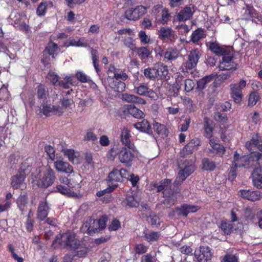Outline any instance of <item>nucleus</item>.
Listing matches in <instances>:
<instances>
[{
    "mask_svg": "<svg viewBox=\"0 0 262 262\" xmlns=\"http://www.w3.org/2000/svg\"><path fill=\"white\" fill-rule=\"evenodd\" d=\"M148 249V247L145 246L143 244H136L134 250L136 253L138 254H142L145 253Z\"/></svg>",
    "mask_w": 262,
    "mask_h": 262,
    "instance_id": "51",
    "label": "nucleus"
},
{
    "mask_svg": "<svg viewBox=\"0 0 262 262\" xmlns=\"http://www.w3.org/2000/svg\"><path fill=\"white\" fill-rule=\"evenodd\" d=\"M108 77L107 81L110 87L114 91L121 93L123 92L126 87L125 83L119 80H126L128 78V75L122 71H120L113 66H110L107 71Z\"/></svg>",
    "mask_w": 262,
    "mask_h": 262,
    "instance_id": "1",
    "label": "nucleus"
},
{
    "mask_svg": "<svg viewBox=\"0 0 262 262\" xmlns=\"http://www.w3.org/2000/svg\"><path fill=\"white\" fill-rule=\"evenodd\" d=\"M152 13L155 15V23L156 24L159 23L163 25L166 24L170 16L168 10L163 9L161 5L155 6L152 9Z\"/></svg>",
    "mask_w": 262,
    "mask_h": 262,
    "instance_id": "6",
    "label": "nucleus"
},
{
    "mask_svg": "<svg viewBox=\"0 0 262 262\" xmlns=\"http://www.w3.org/2000/svg\"><path fill=\"white\" fill-rule=\"evenodd\" d=\"M26 170L22 166L19 172L12 178L11 185L13 188L23 189L25 188L24 180L26 174Z\"/></svg>",
    "mask_w": 262,
    "mask_h": 262,
    "instance_id": "10",
    "label": "nucleus"
},
{
    "mask_svg": "<svg viewBox=\"0 0 262 262\" xmlns=\"http://www.w3.org/2000/svg\"><path fill=\"white\" fill-rule=\"evenodd\" d=\"M216 76V74H212L202 78L197 82V89L200 90H203L209 83L219 78Z\"/></svg>",
    "mask_w": 262,
    "mask_h": 262,
    "instance_id": "27",
    "label": "nucleus"
},
{
    "mask_svg": "<svg viewBox=\"0 0 262 262\" xmlns=\"http://www.w3.org/2000/svg\"><path fill=\"white\" fill-rule=\"evenodd\" d=\"M246 81L243 79L241 80L238 83L230 84L231 96L235 103H241L243 98L242 90L246 87Z\"/></svg>",
    "mask_w": 262,
    "mask_h": 262,
    "instance_id": "7",
    "label": "nucleus"
},
{
    "mask_svg": "<svg viewBox=\"0 0 262 262\" xmlns=\"http://www.w3.org/2000/svg\"><path fill=\"white\" fill-rule=\"evenodd\" d=\"M45 151L49 155V158L54 161L56 159V156L54 155L55 150L53 147L50 145H46L45 147Z\"/></svg>",
    "mask_w": 262,
    "mask_h": 262,
    "instance_id": "56",
    "label": "nucleus"
},
{
    "mask_svg": "<svg viewBox=\"0 0 262 262\" xmlns=\"http://www.w3.org/2000/svg\"><path fill=\"white\" fill-rule=\"evenodd\" d=\"M63 152L64 155L67 157L70 161L73 163L75 162V159L77 158V154L75 152L74 150L71 149H66L63 150Z\"/></svg>",
    "mask_w": 262,
    "mask_h": 262,
    "instance_id": "45",
    "label": "nucleus"
},
{
    "mask_svg": "<svg viewBox=\"0 0 262 262\" xmlns=\"http://www.w3.org/2000/svg\"><path fill=\"white\" fill-rule=\"evenodd\" d=\"M54 161V166L57 171L67 174H70L73 172L72 166L68 163L63 161L60 157L56 156V159Z\"/></svg>",
    "mask_w": 262,
    "mask_h": 262,
    "instance_id": "14",
    "label": "nucleus"
},
{
    "mask_svg": "<svg viewBox=\"0 0 262 262\" xmlns=\"http://www.w3.org/2000/svg\"><path fill=\"white\" fill-rule=\"evenodd\" d=\"M157 34L159 38L162 40L172 41L176 38L173 30L169 27H162L158 30Z\"/></svg>",
    "mask_w": 262,
    "mask_h": 262,
    "instance_id": "21",
    "label": "nucleus"
},
{
    "mask_svg": "<svg viewBox=\"0 0 262 262\" xmlns=\"http://www.w3.org/2000/svg\"><path fill=\"white\" fill-rule=\"evenodd\" d=\"M258 98L259 96L256 93L254 92L251 93L249 98V105H255L256 103Z\"/></svg>",
    "mask_w": 262,
    "mask_h": 262,
    "instance_id": "61",
    "label": "nucleus"
},
{
    "mask_svg": "<svg viewBox=\"0 0 262 262\" xmlns=\"http://www.w3.org/2000/svg\"><path fill=\"white\" fill-rule=\"evenodd\" d=\"M123 111L124 113L129 114L138 119L143 118L144 116V114L141 110L132 104L125 105L123 107Z\"/></svg>",
    "mask_w": 262,
    "mask_h": 262,
    "instance_id": "22",
    "label": "nucleus"
},
{
    "mask_svg": "<svg viewBox=\"0 0 262 262\" xmlns=\"http://www.w3.org/2000/svg\"><path fill=\"white\" fill-rule=\"evenodd\" d=\"M171 180L165 179L162 181L160 183L155 184L154 185V187L157 188V191H163V196L166 198L165 200L163 201V203L167 207H170L174 203L173 199V194L171 193Z\"/></svg>",
    "mask_w": 262,
    "mask_h": 262,
    "instance_id": "4",
    "label": "nucleus"
},
{
    "mask_svg": "<svg viewBox=\"0 0 262 262\" xmlns=\"http://www.w3.org/2000/svg\"><path fill=\"white\" fill-rule=\"evenodd\" d=\"M260 145L258 144V141L256 138H252L250 141L247 142L246 144V147L248 150L254 149L257 148Z\"/></svg>",
    "mask_w": 262,
    "mask_h": 262,
    "instance_id": "48",
    "label": "nucleus"
},
{
    "mask_svg": "<svg viewBox=\"0 0 262 262\" xmlns=\"http://www.w3.org/2000/svg\"><path fill=\"white\" fill-rule=\"evenodd\" d=\"M209 143L211 147V149H209L210 151H212V150H213L221 157H222L225 154V147L217 142L215 139H210L209 141Z\"/></svg>",
    "mask_w": 262,
    "mask_h": 262,
    "instance_id": "29",
    "label": "nucleus"
},
{
    "mask_svg": "<svg viewBox=\"0 0 262 262\" xmlns=\"http://www.w3.org/2000/svg\"><path fill=\"white\" fill-rule=\"evenodd\" d=\"M205 37V34L204 30L202 29L198 28L192 32L191 35V40L193 43H197Z\"/></svg>",
    "mask_w": 262,
    "mask_h": 262,
    "instance_id": "37",
    "label": "nucleus"
},
{
    "mask_svg": "<svg viewBox=\"0 0 262 262\" xmlns=\"http://www.w3.org/2000/svg\"><path fill=\"white\" fill-rule=\"evenodd\" d=\"M255 217V213L250 208H246L243 214V220L244 221H252Z\"/></svg>",
    "mask_w": 262,
    "mask_h": 262,
    "instance_id": "43",
    "label": "nucleus"
},
{
    "mask_svg": "<svg viewBox=\"0 0 262 262\" xmlns=\"http://www.w3.org/2000/svg\"><path fill=\"white\" fill-rule=\"evenodd\" d=\"M147 8L143 6H138L134 9L131 8L126 11L125 17L129 20H136L144 15Z\"/></svg>",
    "mask_w": 262,
    "mask_h": 262,
    "instance_id": "9",
    "label": "nucleus"
},
{
    "mask_svg": "<svg viewBox=\"0 0 262 262\" xmlns=\"http://www.w3.org/2000/svg\"><path fill=\"white\" fill-rule=\"evenodd\" d=\"M40 112L46 117L50 116L53 115L60 116L63 114V110L62 107L59 105L55 106L44 104L42 106Z\"/></svg>",
    "mask_w": 262,
    "mask_h": 262,
    "instance_id": "17",
    "label": "nucleus"
},
{
    "mask_svg": "<svg viewBox=\"0 0 262 262\" xmlns=\"http://www.w3.org/2000/svg\"><path fill=\"white\" fill-rule=\"evenodd\" d=\"M117 33L121 36L122 38H126L127 36H134V34L132 29L124 28L118 31Z\"/></svg>",
    "mask_w": 262,
    "mask_h": 262,
    "instance_id": "49",
    "label": "nucleus"
},
{
    "mask_svg": "<svg viewBox=\"0 0 262 262\" xmlns=\"http://www.w3.org/2000/svg\"><path fill=\"white\" fill-rule=\"evenodd\" d=\"M64 81H61L59 82V85L65 89H68L70 85H76V81L74 80L73 77L70 76H66Z\"/></svg>",
    "mask_w": 262,
    "mask_h": 262,
    "instance_id": "39",
    "label": "nucleus"
},
{
    "mask_svg": "<svg viewBox=\"0 0 262 262\" xmlns=\"http://www.w3.org/2000/svg\"><path fill=\"white\" fill-rule=\"evenodd\" d=\"M120 227V222L116 219H114L112 221L111 225L109 226L108 229L110 231H116Z\"/></svg>",
    "mask_w": 262,
    "mask_h": 262,
    "instance_id": "63",
    "label": "nucleus"
},
{
    "mask_svg": "<svg viewBox=\"0 0 262 262\" xmlns=\"http://www.w3.org/2000/svg\"><path fill=\"white\" fill-rule=\"evenodd\" d=\"M138 36L142 44L146 45L150 42V37L146 35L145 31H141L139 32Z\"/></svg>",
    "mask_w": 262,
    "mask_h": 262,
    "instance_id": "53",
    "label": "nucleus"
},
{
    "mask_svg": "<svg viewBox=\"0 0 262 262\" xmlns=\"http://www.w3.org/2000/svg\"><path fill=\"white\" fill-rule=\"evenodd\" d=\"M212 122L208 118H204V136L209 140L210 139H214L213 137V127Z\"/></svg>",
    "mask_w": 262,
    "mask_h": 262,
    "instance_id": "28",
    "label": "nucleus"
},
{
    "mask_svg": "<svg viewBox=\"0 0 262 262\" xmlns=\"http://www.w3.org/2000/svg\"><path fill=\"white\" fill-rule=\"evenodd\" d=\"M129 177V172L125 169H114L108 177V185L110 187L115 188L118 186V182H121Z\"/></svg>",
    "mask_w": 262,
    "mask_h": 262,
    "instance_id": "5",
    "label": "nucleus"
},
{
    "mask_svg": "<svg viewBox=\"0 0 262 262\" xmlns=\"http://www.w3.org/2000/svg\"><path fill=\"white\" fill-rule=\"evenodd\" d=\"M49 207L46 201H41L39 203L37 212V217L38 220L42 221L48 216Z\"/></svg>",
    "mask_w": 262,
    "mask_h": 262,
    "instance_id": "26",
    "label": "nucleus"
},
{
    "mask_svg": "<svg viewBox=\"0 0 262 262\" xmlns=\"http://www.w3.org/2000/svg\"><path fill=\"white\" fill-rule=\"evenodd\" d=\"M126 203L130 207H137L139 205V198L133 192L128 193L126 195Z\"/></svg>",
    "mask_w": 262,
    "mask_h": 262,
    "instance_id": "34",
    "label": "nucleus"
},
{
    "mask_svg": "<svg viewBox=\"0 0 262 262\" xmlns=\"http://www.w3.org/2000/svg\"><path fill=\"white\" fill-rule=\"evenodd\" d=\"M27 198L25 195H20L17 199V204L19 209L23 212L26 210Z\"/></svg>",
    "mask_w": 262,
    "mask_h": 262,
    "instance_id": "44",
    "label": "nucleus"
},
{
    "mask_svg": "<svg viewBox=\"0 0 262 262\" xmlns=\"http://www.w3.org/2000/svg\"><path fill=\"white\" fill-rule=\"evenodd\" d=\"M249 200L251 201H256L262 198V193L258 190L251 191Z\"/></svg>",
    "mask_w": 262,
    "mask_h": 262,
    "instance_id": "52",
    "label": "nucleus"
},
{
    "mask_svg": "<svg viewBox=\"0 0 262 262\" xmlns=\"http://www.w3.org/2000/svg\"><path fill=\"white\" fill-rule=\"evenodd\" d=\"M46 8V3H41L37 9L36 13L37 15L40 16L43 15L45 13Z\"/></svg>",
    "mask_w": 262,
    "mask_h": 262,
    "instance_id": "62",
    "label": "nucleus"
},
{
    "mask_svg": "<svg viewBox=\"0 0 262 262\" xmlns=\"http://www.w3.org/2000/svg\"><path fill=\"white\" fill-rule=\"evenodd\" d=\"M199 207L196 205L185 204L179 209L180 213L186 216L190 213H194L199 209Z\"/></svg>",
    "mask_w": 262,
    "mask_h": 262,
    "instance_id": "31",
    "label": "nucleus"
},
{
    "mask_svg": "<svg viewBox=\"0 0 262 262\" xmlns=\"http://www.w3.org/2000/svg\"><path fill=\"white\" fill-rule=\"evenodd\" d=\"M93 223V219L92 217L88 218L83 223L82 226L81 228V230L83 233H86L89 229H90V226L91 224Z\"/></svg>",
    "mask_w": 262,
    "mask_h": 262,
    "instance_id": "59",
    "label": "nucleus"
},
{
    "mask_svg": "<svg viewBox=\"0 0 262 262\" xmlns=\"http://www.w3.org/2000/svg\"><path fill=\"white\" fill-rule=\"evenodd\" d=\"M131 135L130 131L126 128H124L121 133V141L122 143L129 149H134L135 146L130 141Z\"/></svg>",
    "mask_w": 262,
    "mask_h": 262,
    "instance_id": "24",
    "label": "nucleus"
},
{
    "mask_svg": "<svg viewBox=\"0 0 262 262\" xmlns=\"http://www.w3.org/2000/svg\"><path fill=\"white\" fill-rule=\"evenodd\" d=\"M155 68L156 78L158 79H166L168 73L167 66L162 63H158L155 64Z\"/></svg>",
    "mask_w": 262,
    "mask_h": 262,
    "instance_id": "25",
    "label": "nucleus"
},
{
    "mask_svg": "<svg viewBox=\"0 0 262 262\" xmlns=\"http://www.w3.org/2000/svg\"><path fill=\"white\" fill-rule=\"evenodd\" d=\"M200 144L201 141L198 138L192 139L181 151V156L185 157L187 155L191 154L193 150L198 149Z\"/></svg>",
    "mask_w": 262,
    "mask_h": 262,
    "instance_id": "18",
    "label": "nucleus"
},
{
    "mask_svg": "<svg viewBox=\"0 0 262 262\" xmlns=\"http://www.w3.org/2000/svg\"><path fill=\"white\" fill-rule=\"evenodd\" d=\"M178 52L173 48H168L165 53V58L169 60H174L178 57Z\"/></svg>",
    "mask_w": 262,
    "mask_h": 262,
    "instance_id": "41",
    "label": "nucleus"
},
{
    "mask_svg": "<svg viewBox=\"0 0 262 262\" xmlns=\"http://www.w3.org/2000/svg\"><path fill=\"white\" fill-rule=\"evenodd\" d=\"M57 191L62 194L69 197H78L79 194L72 191L70 189L66 186L61 185H57L56 187Z\"/></svg>",
    "mask_w": 262,
    "mask_h": 262,
    "instance_id": "35",
    "label": "nucleus"
},
{
    "mask_svg": "<svg viewBox=\"0 0 262 262\" xmlns=\"http://www.w3.org/2000/svg\"><path fill=\"white\" fill-rule=\"evenodd\" d=\"M45 52H47L53 58H55V55L60 52V49L57 43L51 41L49 42Z\"/></svg>",
    "mask_w": 262,
    "mask_h": 262,
    "instance_id": "32",
    "label": "nucleus"
},
{
    "mask_svg": "<svg viewBox=\"0 0 262 262\" xmlns=\"http://www.w3.org/2000/svg\"><path fill=\"white\" fill-rule=\"evenodd\" d=\"M89 251V249L88 247H83L81 249L76 251L75 255L79 258L85 257L86 256Z\"/></svg>",
    "mask_w": 262,
    "mask_h": 262,
    "instance_id": "57",
    "label": "nucleus"
},
{
    "mask_svg": "<svg viewBox=\"0 0 262 262\" xmlns=\"http://www.w3.org/2000/svg\"><path fill=\"white\" fill-rule=\"evenodd\" d=\"M120 149L118 147H113L110 149L107 152V157L111 160H114L117 155L119 156Z\"/></svg>",
    "mask_w": 262,
    "mask_h": 262,
    "instance_id": "54",
    "label": "nucleus"
},
{
    "mask_svg": "<svg viewBox=\"0 0 262 262\" xmlns=\"http://www.w3.org/2000/svg\"><path fill=\"white\" fill-rule=\"evenodd\" d=\"M261 167L257 165L252 173V178L253 185L257 188H262V171Z\"/></svg>",
    "mask_w": 262,
    "mask_h": 262,
    "instance_id": "23",
    "label": "nucleus"
},
{
    "mask_svg": "<svg viewBox=\"0 0 262 262\" xmlns=\"http://www.w3.org/2000/svg\"><path fill=\"white\" fill-rule=\"evenodd\" d=\"M194 170L195 166L192 163L188 166H185L184 169L179 171L178 176L174 181V184L176 185H179L184 181L187 177L192 173Z\"/></svg>",
    "mask_w": 262,
    "mask_h": 262,
    "instance_id": "15",
    "label": "nucleus"
},
{
    "mask_svg": "<svg viewBox=\"0 0 262 262\" xmlns=\"http://www.w3.org/2000/svg\"><path fill=\"white\" fill-rule=\"evenodd\" d=\"M194 256L199 262H207L212 256L211 250L207 246H201L194 253Z\"/></svg>",
    "mask_w": 262,
    "mask_h": 262,
    "instance_id": "11",
    "label": "nucleus"
},
{
    "mask_svg": "<svg viewBox=\"0 0 262 262\" xmlns=\"http://www.w3.org/2000/svg\"><path fill=\"white\" fill-rule=\"evenodd\" d=\"M209 49L214 54L221 56L228 53L229 51L226 48L221 47L217 43L213 42L210 43Z\"/></svg>",
    "mask_w": 262,
    "mask_h": 262,
    "instance_id": "30",
    "label": "nucleus"
},
{
    "mask_svg": "<svg viewBox=\"0 0 262 262\" xmlns=\"http://www.w3.org/2000/svg\"><path fill=\"white\" fill-rule=\"evenodd\" d=\"M88 40L84 37L79 38H72L65 41L61 47H69L70 46L76 47L86 48L88 47Z\"/></svg>",
    "mask_w": 262,
    "mask_h": 262,
    "instance_id": "19",
    "label": "nucleus"
},
{
    "mask_svg": "<svg viewBox=\"0 0 262 262\" xmlns=\"http://www.w3.org/2000/svg\"><path fill=\"white\" fill-rule=\"evenodd\" d=\"M184 83V89L186 92H190L195 86L194 82L190 79H186Z\"/></svg>",
    "mask_w": 262,
    "mask_h": 262,
    "instance_id": "58",
    "label": "nucleus"
},
{
    "mask_svg": "<svg viewBox=\"0 0 262 262\" xmlns=\"http://www.w3.org/2000/svg\"><path fill=\"white\" fill-rule=\"evenodd\" d=\"M220 228L225 234H228L231 232L232 227L231 224L226 222L222 221L220 225Z\"/></svg>",
    "mask_w": 262,
    "mask_h": 262,
    "instance_id": "55",
    "label": "nucleus"
},
{
    "mask_svg": "<svg viewBox=\"0 0 262 262\" xmlns=\"http://www.w3.org/2000/svg\"><path fill=\"white\" fill-rule=\"evenodd\" d=\"M84 138L89 141H94L97 139L96 135L92 130H88L85 135Z\"/></svg>",
    "mask_w": 262,
    "mask_h": 262,
    "instance_id": "64",
    "label": "nucleus"
},
{
    "mask_svg": "<svg viewBox=\"0 0 262 262\" xmlns=\"http://www.w3.org/2000/svg\"><path fill=\"white\" fill-rule=\"evenodd\" d=\"M144 238L148 242L152 243L161 239V235L158 232L144 233Z\"/></svg>",
    "mask_w": 262,
    "mask_h": 262,
    "instance_id": "38",
    "label": "nucleus"
},
{
    "mask_svg": "<svg viewBox=\"0 0 262 262\" xmlns=\"http://www.w3.org/2000/svg\"><path fill=\"white\" fill-rule=\"evenodd\" d=\"M233 163L236 167L254 168L257 165L259 167H262V154L259 152H252L249 156L241 157L239 154L235 152Z\"/></svg>",
    "mask_w": 262,
    "mask_h": 262,
    "instance_id": "2",
    "label": "nucleus"
},
{
    "mask_svg": "<svg viewBox=\"0 0 262 262\" xmlns=\"http://www.w3.org/2000/svg\"><path fill=\"white\" fill-rule=\"evenodd\" d=\"M200 56V52L198 50H192L188 55V60L184 64L185 69L182 68V71L184 72L185 70L194 68L196 66Z\"/></svg>",
    "mask_w": 262,
    "mask_h": 262,
    "instance_id": "13",
    "label": "nucleus"
},
{
    "mask_svg": "<svg viewBox=\"0 0 262 262\" xmlns=\"http://www.w3.org/2000/svg\"><path fill=\"white\" fill-rule=\"evenodd\" d=\"M55 179L54 170L49 168L43 172L41 178L37 180V184L40 187L47 188L54 183Z\"/></svg>",
    "mask_w": 262,
    "mask_h": 262,
    "instance_id": "8",
    "label": "nucleus"
},
{
    "mask_svg": "<svg viewBox=\"0 0 262 262\" xmlns=\"http://www.w3.org/2000/svg\"><path fill=\"white\" fill-rule=\"evenodd\" d=\"M193 14V11L190 7H185L178 14L180 21H185L190 19Z\"/></svg>",
    "mask_w": 262,
    "mask_h": 262,
    "instance_id": "33",
    "label": "nucleus"
},
{
    "mask_svg": "<svg viewBox=\"0 0 262 262\" xmlns=\"http://www.w3.org/2000/svg\"><path fill=\"white\" fill-rule=\"evenodd\" d=\"M136 93L141 96H145L156 100L158 98V96L153 90L149 89L145 84H141L139 86L135 88Z\"/></svg>",
    "mask_w": 262,
    "mask_h": 262,
    "instance_id": "16",
    "label": "nucleus"
},
{
    "mask_svg": "<svg viewBox=\"0 0 262 262\" xmlns=\"http://www.w3.org/2000/svg\"><path fill=\"white\" fill-rule=\"evenodd\" d=\"M144 75L146 78H147L150 80L155 79L156 77V75H155V66L154 67V68L152 69H151V68L145 69L144 71Z\"/></svg>",
    "mask_w": 262,
    "mask_h": 262,
    "instance_id": "50",
    "label": "nucleus"
},
{
    "mask_svg": "<svg viewBox=\"0 0 262 262\" xmlns=\"http://www.w3.org/2000/svg\"><path fill=\"white\" fill-rule=\"evenodd\" d=\"M222 262H238V258L235 255L226 254L224 257Z\"/></svg>",
    "mask_w": 262,
    "mask_h": 262,
    "instance_id": "60",
    "label": "nucleus"
},
{
    "mask_svg": "<svg viewBox=\"0 0 262 262\" xmlns=\"http://www.w3.org/2000/svg\"><path fill=\"white\" fill-rule=\"evenodd\" d=\"M136 52L138 56L142 60L147 58L150 54L149 50L144 47L138 48Z\"/></svg>",
    "mask_w": 262,
    "mask_h": 262,
    "instance_id": "40",
    "label": "nucleus"
},
{
    "mask_svg": "<svg viewBox=\"0 0 262 262\" xmlns=\"http://www.w3.org/2000/svg\"><path fill=\"white\" fill-rule=\"evenodd\" d=\"M154 128L158 134L166 135L167 133L165 126L158 122L154 124Z\"/></svg>",
    "mask_w": 262,
    "mask_h": 262,
    "instance_id": "46",
    "label": "nucleus"
},
{
    "mask_svg": "<svg viewBox=\"0 0 262 262\" xmlns=\"http://www.w3.org/2000/svg\"><path fill=\"white\" fill-rule=\"evenodd\" d=\"M80 245V241L76 234L73 232H68L58 235L53 242L52 246L57 248L61 246L75 250L78 249Z\"/></svg>",
    "mask_w": 262,
    "mask_h": 262,
    "instance_id": "3",
    "label": "nucleus"
},
{
    "mask_svg": "<svg viewBox=\"0 0 262 262\" xmlns=\"http://www.w3.org/2000/svg\"><path fill=\"white\" fill-rule=\"evenodd\" d=\"M222 60L220 62L219 68L221 70H230L235 69L236 64L233 60V57L228 51V53L222 55Z\"/></svg>",
    "mask_w": 262,
    "mask_h": 262,
    "instance_id": "12",
    "label": "nucleus"
},
{
    "mask_svg": "<svg viewBox=\"0 0 262 262\" xmlns=\"http://www.w3.org/2000/svg\"><path fill=\"white\" fill-rule=\"evenodd\" d=\"M134 157V154L125 147H122L119 154V159L122 163H124L127 166H130L133 159Z\"/></svg>",
    "mask_w": 262,
    "mask_h": 262,
    "instance_id": "20",
    "label": "nucleus"
},
{
    "mask_svg": "<svg viewBox=\"0 0 262 262\" xmlns=\"http://www.w3.org/2000/svg\"><path fill=\"white\" fill-rule=\"evenodd\" d=\"M37 97L40 99L45 100L47 99L48 94L46 91L45 87L42 85H39L37 87Z\"/></svg>",
    "mask_w": 262,
    "mask_h": 262,
    "instance_id": "47",
    "label": "nucleus"
},
{
    "mask_svg": "<svg viewBox=\"0 0 262 262\" xmlns=\"http://www.w3.org/2000/svg\"><path fill=\"white\" fill-rule=\"evenodd\" d=\"M133 126L140 132L148 133L150 128L149 122L146 120H143L141 122L133 124Z\"/></svg>",
    "mask_w": 262,
    "mask_h": 262,
    "instance_id": "36",
    "label": "nucleus"
},
{
    "mask_svg": "<svg viewBox=\"0 0 262 262\" xmlns=\"http://www.w3.org/2000/svg\"><path fill=\"white\" fill-rule=\"evenodd\" d=\"M203 169L205 170H213L215 168V164L214 162L210 161L208 159L205 158L202 160Z\"/></svg>",
    "mask_w": 262,
    "mask_h": 262,
    "instance_id": "42",
    "label": "nucleus"
}]
</instances>
